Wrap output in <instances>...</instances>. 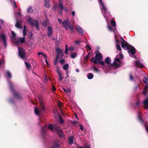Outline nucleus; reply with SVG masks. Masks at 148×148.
Returning a JSON list of instances; mask_svg holds the SVG:
<instances>
[{
  "label": "nucleus",
  "instance_id": "nucleus-1",
  "mask_svg": "<svg viewBox=\"0 0 148 148\" xmlns=\"http://www.w3.org/2000/svg\"><path fill=\"white\" fill-rule=\"evenodd\" d=\"M98 1L102 12L107 21L108 24V27L110 31L115 32L116 31L115 21L114 20H111V23L114 27L112 28L109 25V21H108V18H110L111 16V15L110 14L109 12L107 11V9L104 5V3L102 2V0H98Z\"/></svg>",
  "mask_w": 148,
  "mask_h": 148
},
{
  "label": "nucleus",
  "instance_id": "nucleus-2",
  "mask_svg": "<svg viewBox=\"0 0 148 148\" xmlns=\"http://www.w3.org/2000/svg\"><path fill=\"white\" fill-rule=\"evenodd\" d=\"M48 128L51 130L53 132H56L60 137L62 138L64 137V134L62 130L60 129L57 124H54L53 127L52 124H49Z\"/></svg>",
  "mask_w": 148,
  "mask_h": 148
},
{
  "label": "nucleus",
  "instance_id": "nucleus-3",
  "mask_svg": "<svg viewBox=\"0 0 148 148\" xmlns=\"http://www.w3.org/2000/svg\"><path fill=\"white\" fill-rule=\"evenodd\" d=\"M95 58L93 57L91 59L92 62L95 64L99 63L102 66H104V62L101 60L102 58V56L100 53L97 52H95Z\"/></svg>",
  "mask_w": 148,
  "mask_h": 148
},
{
  "label": "nucleus",
  "instance_id": "nucleus-4",
  "mask_svg": "<svg viewBox=\"0 0 148 148\" xmlns=\"http://www.w3.org/2000/svg\"><path fill=\"white\" fill-rule=\"evenodd\" d=\"M121 43L123 48L124 50H127L130 56L131 57H133L136 53L134 49L133 48H131L125 41L122 42Z\"/></svg>",
  "mask_w": 148,
  "mask_h": 148
},
{
  "label": "nucleus",
  "instance_id": "nucleus-5",
  "mask_svg": "<svg viewBox=\"0 0 148 148\" xmlns=\"http://www.w3.org/2000/svg\"><path fill=\"white\" fill-rule=\"evenodd\" d=\"M63 0H59V3L58 5L56 4L54 5L53 8L56 10H57L58 12L59 13L60 15H62V10L63 9L66 12H67L68 10L66 7H63L62 1Z\"/></svg>",
  "mask_w": 148,
  "mask_h": 148
},
{
  "label": "nucleus",
  "instance_id": "nucleus-6",
  "mask_svg": "<svg viewBox=\"0 0 148 148\" xmlns=\"http://www.w3.org/2000/svg\"><path fill=\"white\" fill-rule=\"evenodd\" d=\"M123 58V56L122 53H120L118 55L116 56L114 59L112 66L115 67H118L121 64V58Z\"/></svg>",
  "mask_w": 148,
  "mask_h": 148
},
{
  "label": "nucleus",
  "instance_id": "nucleus-7",
  "mask_svg": "<svg viewBox=\"0 0 148 148\" xmlns=\"http://www.w3.org/2000/svg\"><path fill=\"white\" fill-rule=\"evenodd\" d=\"M69 21L68 19L64 20L62 23V24L65 28V30H68L69 29H70L71 32H73V27L69 24Z\"/></svg>",
  "mask_w": 148,
  "mask_h": 148
},
{
  "label": "nucleus",
  "instance_id": "nucleus-8",
  "mask_svg": "<svg viewBox=\"0 0 148 148\" xmlns=\"http://www.w3.org/2000/svg\"><path fill=\"white\" fill-rule=\"evenodd\" d=\"M27 21L32 26H35L36 28L38 29L39 25L38 22L36 20H33L30 17H28L27 19Z\"/></svg>",
  "mask_w": 148,
  "mask_h": 148
},
{
  "label": "nucleus",
  "instance_id": "nucleus-9",
  "mask_svg": "<svg viewBox=\"0 0 148 148\" xmlns=\"http://www.w3.org/2000/svg\"><path fill=\"white\" fill-rule=\"evenodd\" d=\"M45 105L42 103H41V105L40 109L39 110L37 108H35L34 109V112L37 115H38L41 112L45 111Z\"/></svg>",
  "mask_w": 148,
  "mask_h": 148
},
{
  "label": "nucleus",
  "instance_id": "nucleus-10",
  "mask_svg": "<svg viewBox=\"0 0 148 148\" xmlns=\"http://www.w3.org/2000/svg\"><path fill=\"white\" fill-rule=\"evenodd\" d=\"M18 54L19 56L22 59H24L25 56V51L23 49L20 47H18Z\"/></svg>",
  "mask_w": 148,
  "mask_h": 148
},
{
  "label": "nucleus",
  "instance_id": "nucleus-11",
  "mask_svg": "<svg viewBox=\"0 0 148 148\" xmlns=\"http://www.w3.org/2000/svg\"><path fill=\"white\" fill-rule=\"evenodd\" d=\"M118 34L116 33H114V36L115 37V39L116 40V47L117 50L121 51V49L120 45L118 44V43H120V41L119 40H117V36Z\"/></svg>",
  "mask_w": 148,
  "mask_h": 148
},
{
  "label": "nucleus",
  "instance_id": "nucleus-12",
  "mask_svg": "<svg viewBox=\"0 0 148 148\" xmlns=\"http://www.w3.org/2000/svg\"><path fill=\"white\" fill-rule=\"evenodd\" d=\"M3 40L4 45L6 47L7 44L5 40V37L4 34L3 33H0V40Z\"/></svg>",
  "mask_w": 148,
  "mask_h": 148
},
{
  "label": "nucleus",
  "instance_id": "nucleus-13",
  "mask_svg": "<svg viewBox=\"0 0 148 148\" xmlns=\"http://www.w3.org/2000/svg\"><path fill=\"white\" fill-rule=\"evenodd\" d=\"M59 146V141L57 140L53 142L51 148H58Z\"/></svg>",
  "mask_w": 148,
  "mask_h": 148
},
{
  "label": "nucleus",
  "instance_id": "nucleus-14",
  "mask_svg": "<svg viewBox=\"0 0 148 148\" xmlns=\"http://www.w3.org/2000/svg\"><path fill=\"white\" fill-rule=\"evenodd\" d=\"M25 41V37H23V38H20L18 39V40L17 41L16 43V45L17 46H18L19 43H23Z\"/></svg>",
  "mask_w": 148,
  "mask_h": 148
},
{
  "label": "nucleus",
  "instance_id": "nucleus-15",
  "mask_svg": "<svg viewBox=\"0 0 148 148\" xmlns=\"http://www.w3.org/2000/svg\"><path fill=\"white\" fill-rule=\"evenodd\" d=\"M105 61L107 64L109 66H112V64L111 63V59L110 57H107L105 60Z\"/></svg>",
  "mask_w": 148,
  "mask_h": 148
},
{
  "label": "nucleus",
  "instance_id": "nucleus-16",
  "mask_svg": "<svg viewBox=\"0 0 148 148\" xmlns=\"http://www.w3.org/2000/svg\"><path fill=\"white\" fill-rule=\"evenodd\" d=\"M47 29L48 32L47 33L48 36L51 37L53 32L52 28L51 27L49 26L48 27Z\"/></svg>",
  "mask_w": 148,
  "mask_h": 148
},
{
  "label": "nucleus",
  "instance_id": "nucleus-17",
  "mask_svg": "<svg viewBox=\"0 0 148 148\" xmlns=\"http://www.w3.org/2000/svg\"><path fill=\"white\" fill-rule=\"evenodd\" d=\"M135 63L136 67L141 68L144 66L143 64L140 63L138 61H136Z\"/></svg>",
  "mask_w": 148,
  "mask_h": 148
},
{
  "label": "nucleus",
  "instance_id": "nucleus-18",
  "mask_svg": "<svg viewBox=\"0 0 148 148\" xmlns=\"http://www.w3.org/2000/svg\"><path fill=\"white\" fill-rule=\"evenodd\" d=\"M145 108L146 109L148 108V97L147 99L143 102Z\"/></svg>",
  "mask_w": 148,
  "mask_h": 148
},
{
  "label": "nucleus",
  "instance_id": "nucleus-19",
  "mask_svg": "<svg viewBox=\"0 0 148 148\" xmlns=\"http://www.w3.org/2000/svg\"><path fill=\"white\" fill-rule=\"evenodd\" d=\"M148 89V84H145V87L144 88L143 92V93L145 95L147 94V89Z\"/></svg>",
  "mask_w": 148,
  "mask_h": 148
},
{
  "label": "nucleus",
  "instance_id": "nucleus-20",
  "mask_svg": "<svg viewBox=\"0 0 148 148\" xmlns=\"http://www.w3.org/2000/svg\"><path fill=\"white\" fill-rule=\"evenodd\" d=\"M15 26L17 28L19 29H21L22 27V25H21V22L18 21H17Z\"/></svg>",
  "mask_w": 148,
  "mask_h": 148
},
{
  "label": "nucleus",
  "instance_id": "nucleus-21",
  "mask_svg": "<svg viewBox=\"0 0 148 148\" xmlns=\"http://www.w3.org/2000/svg\"><path fill=\"white\" fill-rule=\"evenodd\" d=\"M76 29L79 32L81 33H83L84 32L82 28L78 25L77 26Z\"/></svg>",
  "mask_w": 148,
  "mask_h": 148
},
{
  "label": "nucleus",
  "instance_id": "nucleus-22",
  "mask_svg": "<svg viewBox=\"0 0 148 148\" xmlns=\"http://www.w3.org/2000/svg\"><path fill=\"white\" fill-rule=\"evenodd\" d=\"M73 136H71L69 137V144L72 145L73 143Z\"/></svg>",
  "mask_w": 148,
  "mask_h": 148
},
{
  "label": "nucleus",
  "instance_id": "nucleus-23",
  "mask_svg": "<svg viewBox=\"0 0 148 148\" xmlns=\"http://www.w3.org/2000/svg\"><path fill=\"white\" fill-rule=\"evenodd\" d=\"M44 5L45 6L49 7V0H45Z\"/></svg>",
  "mask_w": 148,
  "mask_h": 148
},
{
  "label": "nucleus",
  "instance_id": "nucleus-24",
  "mask_svg": "<svg viewBox=\"0 0 148 148\" xmlns=\"http://www.w3.org/2000/svg\"><path fill=\"white\" fill-rule=\"evenodd\" d=\"M69 65L68 64H67L64 65L63 66V69L64 70L66 71H67V70L69 68Z\"/></svg>",
  "mask_w": 148,
  "mask_h": 148
},
{
  "label": "nucleus",
  "instance_id": "nucleus-25",
  "mask_svg": "<svg viewBox=\"0 0 148 148\" xmlns=\"http://www.w3.org/2000/svg\"><path fill=\"white\" fill-rule=\"evenodd\" d=\"M25 64L27 68L29 70L31 68V65L30 64L26 62H25Z\"/></svg>",
  "mask_w": 148,
  "mask_h": 148
},
{
  "label": "nucleus",
  "instance_id": "nucleus-26",
  "mask_svg": "<svg viewBox=\"0 0 148 148\" xmlns=\"http://www.w3.org/2000/svg\"><path fill=\"white\" fill-rule=\"evenodd\" d=\"M27 11L28 13H31L33 12V10L31 7H29L27 10Z\"/></svg>",
  "mask_w": 148,
  "mask_h": 148
},
{
  "label": "nucleus",
  "instance_id": "nucleus-27",
  "mask_svg": "<svg viewBox=\"0 0 148 148\" xmlns=\"http://www.w3.org/2000/svg\"><path fill=\"white\" fill-rule=\"evenodd\" d=\"M63 89L64 91L66 93H69L70 92L71 90L69 88H67V89H65V88H63Z\"/></svg>",
  "mask_w": 148,
  "mask_h": 148
},
{
  "label": "nucleus",
  "instance_id": "nucleus-28",
  "mask_svg": "<svg viewBox=\"0 0 148 148\" xmlns=\"http://www.w3.org/2000/svg\"><path fill=\"white\" fill-rule=\"evenodd\" d=\"M93 75L91 73H89L87 76V78L89 79H92L93 78Z\"/></svg>",
  "mask_w": 148,
  "mask_h": 148
},
{
  "label": "nucleus",
  "instance_id": "nucleus-29",
  "mask_svg": "<svg viewBox=\"0 0 148 148\" xmlns=\"http://www.w3.org/2000/svg\"><path fill=\"white\" fill-rule=\"evenodd\" d=\"M48 24H49V23L47 20H45L42 23V25L44 26H47Z\"/></svg>",
  "mask_w": 148,
  "mask_h": 148
},
{
  "label": "nucleus",
  "instance_id": "nucleus-30",
  "mask_svg": "<svg viewBox=\"0 0 148 148\" xmlns=\"http://www.w3.org/2000/svg\"><path fill=\"white\" fill-rule=\"evenodd\" d=\"M143 82L145 84H147L148 82V77H145L143 79Z\"/></svg>",
  "mask_w": 148,
  "mask_h": 148
},
{
  "label": "nucleus",
  "instance_id": "nucleus-31",
  "mask_svg": "<svg viewBox=\"0 0 148 148\" xmlns=\"http://www.w3.org/2000/svg\"><path fill=\"white\" fill-rule=\"evenodd\" d=\"M93 69L94 70V71H95L96 73H99V69H97V68H96L95 67V66L93 67Z\"/></svg>",
  "mask_w": 148,
  "mask_h": 148
},
{
  "label": "nucleus",
  "instance_id": "nucleus-32",
  "mask_svg": "<svg viewBox=\"0 0 148 148\" xmlns=\"http://www.w3.org/2000/svg\"><path fill=\"white\" fill-rule=\"evenodd\" d=\"M57 52L58 53L60 54L62 53V50L61 49H60L59 48H57L56 49Z\"/></svg>",
  "mask_w": 148,
  "mask_h": 148
},
{
  "label": "nucleus",
  "instance_id": "nucleus-33",
  "mask_svg": "<svg viewBox=\"0 0 148 148\" xmlns=\"http://www.w3.org/2000/svg\"><path fill=\"white\" fill-rule=\"evenodd\" d=\"M138 118L139 120L141 122H143V121L141 117V115L140 113H139L138 115Z\"/></svg>",
  "mask_w": 148,
  "mask_h": 148
},
{
  "label": "nucleus",
  "instance_id": "nucleus-34",
  "mask_svg": "<svg viewBox=\"0 0 148 148\" xmlns=\"http://www.w3.org/2000/svg\"><path fill=\"white\" fill-rule=\"evenodd\" d=\"M57 71H58V75H59V80H61L62 79V76H61V75L60 73L58 71V69H57Z\"/></svg>",
  "mask_w": 148,
  "mask_h": 148
},
{
  "label": "nucleus",
  "instance_id": "nucleus-35",
  "mask_svg": "<svg viewBox=\"0 0 148 148\" xmlns=\"http://www.w3.org/2000/svg\"><path fill=\"white\" fill-rule=\"evenodd\" d=\"M11 34L12 35V39L14 38L15 37V34L13 31L11 32Z\"/></svg>",
  "mask_w": 148,
  "mask_h": 148
},
{
  "label": "nucleus",
  "instance_id": "nucleus-36",
  "mask_svg": "<svg viewBox=\"0 0 148 148\" xmlns=\"http://www.w3.org/2000/svg\"><path fill=\"white\" fill-rule=\"evenodd\" d=\"M6 74L9 78H11V74L9 71H6Z\"/></svg>",
  "mask_w": 148,
  "mask_h": 148
},
{
  "label": "nucleus",
  "instance_id": "nucleus-37",
  "mask_svg": "<svg viewBox=\"0 0 148 148\" xmlns=\"http://www.w3.org/2000/svg\"><path fill=\"white\" fill-rule=\"evenodd\" d=\"M76 54L75 53H73L71 55V57L73 58H74L76 57Z\"/></svg>",
  "mask_w": 148,
  "mask_h": 148
},
{
  "label": "nucleus",
  "instance_id": "nucleus-38",
  "mask_svg": "<svg viewBox=\"0 0 148 148\" xmlns=\"http://www.w3.org/2000/svg\"><path fill=\"white\" fill-rule=\"evenodd\" d=\"M23 36H24V37H25V36L26 35V30H23Z\"/></svg>",
  "mask_w": 148,
  "mask_h": 148
},
{
  "label": "nucleus",
  "instance_id": "nucleus-39",
  "mask_svg": "<svg viewBox=\"0 0 148 148\" xmlns=\"http://www.w3.org/2000/svg\"><path fill=\"white\" fill-rule=\"evenodd\" d=\"M74 49V47L73 46H70L69 48V50L71 51H72Z\"/></svg>",
  "mask_w": 148,
  "mask_h": 148
},
{
  "label": "nucleus",
  "instance_id": "nucleus-40",
  "mask_svg": "<svg viewBox=\"0 0 148 148\" xmlns=\"http://www.w3.org/2000/svg\"><path fill=\"white\" fill-rule=\"evenodd\" d=\"M85 47H86V48L87 49L89 50H91V48H90V46H89V45H87Z\"/></svg>",
  "mask_w": 148,
  "mask_h": 148
},
{
  "label": "nucleus",
  "instance_id": "nucleus-41",
  "mask_svg": "<svg viewBox=\"0 0 148 148\" xmlns=\"http://www.w3.org/2000/svg\"><path fill=\"white\" fill-rule=\"evenodd\" d=\"M47 129V128L46 126H45L43 127L42 128V131L43 132H45V129Z\"/></svg>",
  "mask_w": 148,
  "mask_h": 148
},
{
  "label": "nucleus",
  "instance_id": "nucleus-42",
  "mask_svg": "<svg viewBox=\"0 0 148 148\" xmlns=\"http://www.w3.org/2000/svg\"><path fill=\"white\" fill-rule=\"evenodd\" d=\"M144 125L145 127L146 131L148 132V126H147V125L146 124H145Z\"/></svg>",
  "mask_w": 148,
  "mask_h": 148
},
{
  "label": "nucleus",
  "instance_id": "nucleus-43",
  "mask_svg": "<svg viewBox=\"0 0 148 148\" xmlns=\"http://www.w3.org/2000/svg\"><path fill=\"white\" fill-rule=\"evenodd\" d=\"M72 15L73 16H75V12L74 11H72L71 12Z\"/></svg>",
  "mask_w": 148,
  "mask_h": 148
},
{
  "label": "nucleus",
  "instance_id": "nucleus-44",
  "mask_svg": "<svg viewBox=\"0 0 148 148\" xmlns=\"http://www.w3.org/2000/svg\"><path fill=\"white\" fill-rule=\"evenodd\" d=\"M90 54V53H88V54L87 55V56H86L85 58V59H86V60H87V59H88V58H89V55Z\"/></svg>",
  "mask_w": 148,
  "mask_h": 148
},
{
  "label": "nucleus",
  "instance_id": "nucleus-45",
  "mask_svg": "<svg viewBox=\"0 0 148 148\" xmlns=\"http://www.w3.org/2000/svg\"><path fill=\"white\" fill-rule=\"evenodd\" d=\"M42 55L44 57V58H45L46 59L47 58V55L45 54V53H42Z\"/></svg>",
  "mask_w": 148,
  "mask_h": 148
},
{
  "label": "nucleus",
  "instance_id": "nucleus-46",
  "mask_svg": "<svg viewBox=\"0 0 148 148\" xmlns=\"http://www.w3.org/2000/svg\"><path fill=\"white\" fill-rule=\"evenodd\" d=\"M80 42V41L78 40L75 42V44L76 45L78 44Z\"/></svg>",
  "mask_w": 148,
  "mask_h": 148
},
{
  "label": "nucleus",
  "instance_id": "nucleus-47",
  "mask_svg": "<svg viewBox=\"0 0 148 148\" xmlns=\"http://www.w3.org/2000/svg\"><path fill=\"white\" fill-rule=\"evenodd\" d=\"M79 125L80 127V130H84V128L82 125L81 124H79Z\"/></svg>",
  "mask_w": 148,
  "mask_h": 148
},
{
  "label": "nucleus",
  "instance_id": "nucleus-48",
  "mask_svg": "<svg viewBox=\"0 0 148 148\" xmlns=\"http://www.w3.org/2000/svg\"><path fill=\"white\" fill-rule=\"evenodd\" d=\"M58 21L60 23H62V22L61 19H58Z\"/></svg>",
  "mask_w": 148,
  "mask_h": 148
},
{
  "label": "nucleus",
  "instance_id": "nucleus-49",
  "mask_svg": "<svg viewBox=\"0 0 148 148\" xmlns=\"http://www.w3.org/2000/svg\"><path fill=\"white\" fill-rule=\"evenodd\" d=\"M60 121L61 123H62L63 122V121L61 118H60Z\"/></svg>",
  "mask_w": 148,
  "mask_h": 148
},
{
  "label": "nucleus",
  "instance_id": "nucleus-50",
  "mask_svg": "<svg viewBox=\"0 0 148 148\" xmlns=\"http://www.w3.org/2000/svg\"><path fill=\"white\" fill-rule=\"evenodd\" d=\"M4 64V61H2L1 60H0V65L2 64Z\"/></svg>",
  "mask_w": 148,
  "mask_h": 148
},
{
  "label": "nucleus",
  "instance_id": "nucleus-51",
  "mask_svg": "<svg viewBox=\"0 0 148 148\" xmlns=\"http://www.w3.org/2000/svg\"><path fill=\"white\" fill-rule=\"evenodd\" d=\"M64 62V60H60V62L62 64Z\"/></svg>",
  "mask_w": 148,
  "mask_h": 148
},
{
  "label": "nucleus",
  "instance_id": "nucleus-52",
  "mask_svg": "<svg viewBox=\"0 0 148 148\" xmlns=\"http://www.w3.org/2000/svg\"><path fill=\"white\" fill-rule=\"evenodd\" d=\"M130 79L131 80H133V78L132 77V75H130Z\"/></svg>",
  "mask_w": 148,
  "mask_h": 148
},
{
  "label": "nucleus",
  "instance_id": "nucleus-53",
  "mask_svg": "<svg viewBox=\"0 0 148 148\" xmlns=\"http://www.w3.org/2000/svg\"><path fill=\"white\" fill-rule=\"evenodd\" d=\"M56 88L54 86H52V90L53 91H54L56 90Z\"/></svg>",
  "mask_w": 148,
  "mask_h": 148
},
{
  "label": "nucleus",
  "instance_id": "nucleus-54",
  "mask_svg": "<svg viewBox=\"0 0 148 148\" xmlns=\"http://www.w3.org/2000/svg\"><path fill=\"white\" fill-rule=\"evenodd\" d=\"M57 61V58L56 60H54V63L55 65H56Z\"/></svg>",
  "mask_w": 148,
  "mask_h": 148
},
{
  "label": "nucleus",
  "instance_id": "nucleus-55",
  "mask_svg": "<svg viewBox=\"0 0 148 148\" xmlns=\"http://www.w3.org/2000/svg\"><path fill=\"white\" fill-rule=\"evenodd\" d=\"M68 49H65V53L66 54H68Z\"/></svg>",
  "mask_w": 148,
  "mask_h": 148
},
{
  "label": "nucleus",
  "instance_id": "nucleus-56",
  "mask_svg": "<svg viewBox=\"0 0 148 148\" xmlns=\"http://www.w3.org/2000/svg\"><path fill=\"white\" fill-rule=\"evenodd\" d=\"M14 7H15V8H16V4L14 1Z\"/></svg>",
  "mask_w": 148,
  "mask_h": 148
},
{
  "label": "nucleus",
  "instance_id": "nucleus-57",
  "mask_svg": "<svg viewBox=\"0 0 148 148\" xmlns=\"http://www.w3.org/2000/svg\"><path fill=\"white\" fill-rule=\"evenodd\" d=\"M16 15H17V16H21V12H18V13H17L16 14Z\"/></svg>",
  "mask_w": 148,
  "mask_h": 148
},
{
  "label": "nucleus",
  "instance_id": "nucleus-58",
  "mask_svg": "<svg viewBox=\"0 0 148 148\" xmlns=\"http://www.w3.org/2000/svg\"><path fill=\"white\" fill-rule=\"evenodd\" d=\"M14 94L15 95V96H18V94L16 92H14Z\"/></svg>",
  "mask_w": 148,
  "mask_h": 148
},
{
  "label": "nucleus",
  "instance_id": "nucleus-59",
  "mask_svg": "<svg viewBox=\"0 0 148 148\" xmlns=\"http://www.w3.org/2000/svg\"><path fill=\"white\" fill-rule=\"evenodd\" d=\"M139 102H137L136 104V106H138L139 105Z\"/></svg>",
  "mask_w": 148,
  "mask_h": 148
},
{
  "label": "nucleus",
  "instance_id": "nucleus-60",
  "mask_svg": "<svg viewBox=\"0 0 148 148\" xmlns=\"http://www.w3.org/2000/svg\"><path fill=\"white\" fill-rule=\"evenodd\" d=\"M58 105L60 107H61V103L60 102H59V103H58Z\"/></svg>",
  "mask_w": 148,
  "mask_h": 148
},
{
  "label": "nucleus",
  "instance_id": "nucleus-61",
  "mask_svg": "<svg viewBox=\"0 0 148 148\" xmlns=\"http://www.w3.org/2000/svg\"><path fill=\"white\" fill-rule=\"evenodd\" d=\"M26 26L25 25H24V29H23V30H26Z\"/></svg>",
  "mask_w": 148,
  "mask_h": 148
},
{
  "label": "nucleus",
  "instance_id": "nucleus-62",
  "mask_svg": "<svg viewBox=\"0 0 148 148\" xmlns=\"http://www.w3.org/2000/svg\"><path fill=\"white\" fill-rule=\"evenodd\" d=\"M85 148H90V147L89 145H87L85 147Z\"/></svg>",
  "mask_w": 148,
  "mask_h": 148
},
{
  "label": "nucleus",
  "instance_id": "nucleus-63",
  "mask_svg": "<svg viewBox=\"0 0 148 148\" xmlns=\"http://www.w3.org/2000/svg\"><path fill=\"white\" fill-rule=\"evenodd\" d=\"M0 21L1 22V23L2 24H3V23H4V21L2 20H0Z\"/></svg>",
  "mask_w": 148,
  "mask_h": 148
},
{
  "label": "nucleus",
  "instance_id": "nucleus-64",
  "mask_svg": "<svg viewBox=\"0 0 148 148\" xmlns=\"http://www.w3.org/2000/svg\"><path fill=\"white\" fill-rule=\"evenodd\" d=\"M43 53L42 52H39L38 53V55H40V54H42V55Z\"/></svg>",
  "mask_w": 148,
  "mask_h": 148
}]
</instances>
